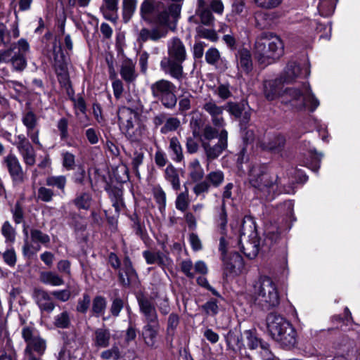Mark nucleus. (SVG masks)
Returning a JSON list of instances; mask_svg holds the SVG:
<instances>
[{"label":"nucleus","instance_id":"nucleus-28","mask_svg":"<svg viewBox=\"0 0 360 360\" xmlns=\"http://www.w3.org/2000/svg\"><path fill=\"white\" fill-rule=\"evenodd\" d=\"M39 281L45 285L51 286H60L64 283V280L60 276L51 271H41L39 274Z\"/></svg>","mask_w":360,"mask_h":360},{"label":"nucleus","instance_id":"nucleus-32","mask_svg":"<svg viewBox=\"0 0 360 360\" xmlns=\"http://www.w3.org/2000/svg\"><path fill=\"white\" fill-rule=\"evenodd\" d=\"M165 178L171 184L174 190L180 188V179L176 169L172 165H168L165 170Z\"/></svg>","mask_w":360,"mask_h":360},{"label":"nucleus","instance_id":"nucleus-39","mask_svg":"<svg viewBox=\"0 0 360 360\" xmlns=\"http://www.w3.org/2000/svg\"><path fill=\"white\" fill-rule=\"evenodd\" d=\"M67 183V179L64 175L50 176L46 179V184L48 186L56 187L63 193L65 192V188Z\"/></svg>","mask_w":360,"mask_h":360},{"label":"nucleus","instance_id":"nucleus-43","mask_svg":"<svg viewBox=\"0 0 360 360\" xmlns=\"http://www.w3.org/2000/svg\"><path fill=\"white\" fill-rule=\"evenodd\" d=\"M22 122L26 127V131H30L37 128L38 118L32 111H28L22 115Z\"/></svg>","mask_w":360,"mask_h":360},{"label":"nucleus","instance_id":"nucleus-7","mask_svg":"<svg viewBox=\"0 0 360 360\" xmlns=\"http://www.w3.org/2000/svg\"><path fill=\"white\" fill-rule=\"evenodd\" d=\"M251 297L255 304L266 309L276 307L280 304L277 285L271 278L266 276H262L255 282Z\"/></svg>","mask_w":360,"mask_h":360},{"label":"nucleus","instance_id":"nucleus-35","mask_svg":"<svg viewBox=\"0 0 360 360\" xmlns=\"http://www.w3.org/2000/svg\"><path fill=\"white\" fill-rule=\"evenodd\" d=\"M106 307V299L103 296L98 295L92 301L91 311L95 316L99 317L104 314Z\"/></svg>","mask_w":360,"mask_h":360},{"label":"nucleus","instance_id":"nucleus-24","mask_svg":"<svg viewBox=\"0 0 360 360\" xmlns=\"http://www.w3.org/2000/svg\"><path fill=\"white\" fill-rule=\"evenodd\" d=\"M168 30L165 27H156L153 29L143 28L139 33V39L142 41L152 40L154 41L164 38L167 36Z\"/></svg>","mask_w":360,"mask_h":360},{"label":"nucleus","instance_id":"nucleus-27","mask_svg":"<svg viewBox=\"0 0 360 360\" xmlns=\"http://www.w3.org/2000/svg\"><path fill=\"white\" fill-rule=\"evenodd\" d=\"M117 0H103L101 10L105 19L115 22L117 20Z\"/></svg>","mask_w":360,"mask_h":360},{"label":"nucleus","instance_id":"nucleus-26","mask_svg":"<svg viewBox=\"0 0 360 360\" xmlns=\"http://www.w3.org/2000/svg\"><path fill=\"white\" fill-rule=\"evenodd\" d=\"M237 65L239 70L248 73L252 68V62L250 52L243 49L238 51L236 55Z\"/></svg>","mask_w":360,"mask_h":360},{"label":"nucleus","instance_id":"nucleus-2","mask_svg":"<svg viewBox=\"0 0 360 360\" xmlns=\"http://www.w3.org/2000/svg\"><path fill=\"white\" fill-rule=\"evenodd\" d=\"M279 233L272 227L265 231V238L261 244L260 239L254 222L251 220L244 221L241 226L239 245L243 254L249 259H254L259 250H269L279 239Z\"/></svg>","mask_w":360,"mask_h":360},{"label":"nucleus","instance_id":"nucleus-6","mask_svg":"<svg viewBox=\"0 0 360 360\" xmlns=\"http://www.w3.org/2000/svg\"><path fill=\"white\" fill-rule=\"evenodd\" d=\"M121 130L131 142H139L147 136L146 125L141 121L137 112L129 108H120L117 112Z\"/></svg>","mask_w":360,"mask_h":360},{"label":"nucleus","instance_id":"nucleus-21","mask_svg":"<svg viewBox=\"0 0 360 360\" xmlns=\"http://www.w3.org/2000/svg\"><path fill=\"white\" fill-rule=\"evenodd\" d=\"M160 323H146L142 329V338L145 344L151 348L156 347L160 332Z\"/></svg>","mask_w":360,"mask_h":360},{"label":"nucleus","instance_id":"nucleus-56","mask_svg":"<svg viewBox=\"0 0 360 360\" xmlns=\"http://www.w3.org/2000/svg\"><path fill=\"white\" fill-rule=\"evenodd\" d=\"M90 297L88 294H84L82 298L78 300L77 311L80 313H86L90 304Z\"/></svg>","mask_w":360,"mask_h":360},{"label":"nucleus","instance_id":"nucleus-37","mask_svg":"<svg viewBox=\"0 0 360 360\" xmlns=\"http://www.w3.org/2000/svg\"><path fill=\"white\" fill-rule=\"evenodd\" d=\"M153 195L160 212H163L166 207V193L160 185L153 188Z\"/></svg>","mask_w":360,"mask_h":360},{"label":"nucleus","instance_id":"nucleus-5","mask_svg":"<svg viewBox=\"0 0 360 360\" xmlns=\"http://www.w3.org/2000/svg\"><path fill=\"white\" fill-rule=\"evenodd\" d=\"M167 57L160 61V68L172 77L181 79L183 75L182 63L186 58V50L183 41L173 37L167 42Z\"/></svg>","mask_w":360,"mask_h":360},{"label":"nucleus","instance_id":"nucleus-10","mask_svg":"<svg viewBox=\"0 0 360 360\" xmlns=\"http://www.w3.org/2000/svg\"><path fill=\"white\" fill-rule=\"evenodd\" d=\"M181 11V4H166L163 2H159L154 23L159 25L161 27L174 30L180 18Z\"/></svg>","mask_w":360,"mask_h":360},{"label":"nucleus","instance_id":"nucleus-49","mask_svg":"<svg viewBox=\"0 0 360 360\" xmlns=\"http://www.w3.org/2000/svg\"><path fill=\"white\" fill-rule=\"evenodd\" d=\"M54 195L53 191L51 188L44 186L39 188L37 191L38 199L43 202H51Z\"/></svg>","mask_w":360,"mask_h":360},{"label":"nucleus","instance_id":"nucleus-4","mask_svg":"<svg viewBox=\"0 0 360 360\" xmlns=\"http://www.w3.org/2000/svg\"><path fill=\"white\" fill-rule=\"evenodd\" d=\"M266 328L271 337L283 348L291 349L295 346L296 330L284 317L270 313L266 317Z\"/></svg>","mask_w":360,"mask_h":360},{"label":"nucleus","instance_id":"nucleus-47","mask_svg":"<svg viewBox=\"0 0 360 360\" xmlns=\"http://www.w3.org/2000/svg\"><path fill=\"white\" fill-rule=\"evenodd\" d=\"M1 233L6 242L13 243L15 239V231L10 222L5 221L1 227Z\"/></svg>","mask_w":360,"mask_h":360},{"label":"nucleus","instance_id":"nucleus-61","mask_svg":"<svg viewBox=\"0 0 360 360\" xmlns=\"http://www.w3.org/2000/svg\"><path fill=\"white\" fill-rule=\"evenodd\" d=\"M198 33L201 37L210 39L212 41H215L217 39V34L214 30L198 28Z\"/></svg>","mask_w":360,"mask_h":360},{"label":"nucleus","instance_id":"nucleus-11","mask_svg":"<svg viewBox=\"0 0 360 360\" xmlns=\"http://www.w3.org/2000/svg\"><path fill=\"white\" fill-rule=\"evenodd\" d=\"M23 233L25 236L24 245L22 246V253L25 256L30 257L40 250L41 246L39 243L45 246L50 242V237L46 233L36 229H32L30 231L31 240L36 245H33L28 241L27 226L24 225Z\"/></svg>","mask_w":360,"mask_h":360},{"label":"nucleus","instance_id":"nucleus-40","mask_svg":"<svg viewBox=\"0 0 360 360\" xmlns=\"http://www.w3.org/2000/svg\"><path fill=\"white\" fill-rule=\"evenodd\" d=\"M205 179L210 184V186L217 188L224 182V174L222 171L217 169L209 172L206 175Z\"/></svg>","mask_w":360,"mask_h":360},{"label":"nucleus","instance_id":"nucleus-31","mask_svg":"<svg viewBox=\"0 0 360 360\" xmlns=\"http://www.w3.org/2000/svg\"><path fill=\"white\" fill-rule=\"evenodd\" d=\"M169 150L174 161L180 162L183 160L184 154L182 147L176 137H172L169 139Z\"/></svg>","mask_w":360,"mask_h":360},{"label":"nucleus","instance_id":"nucleus-1","mask_svg":"<svg viewBox=\"0 0 360 360\" xmlns=\"http://www.w3.org/2000/svg\"><path fill=\"white\" fill-rule=\"evenodd\" d=\"M282 84L279 79L266 80L263 84V93L268 101L281 98L282 103L297 110L308 107L314 111L319 105V101L314 96L308 84L304 83L302 89H286L281 92Z\"/></svg>","mask_w":360,"mask_h":360},{"label":"nucleus","instance_id":"nucleus-16","mask_svg":"<svg viewBox=\"0 0 360 360\" xmlns=\"http://www.w3.org/2000/svg\"><path fill=\"white\" fill-rule=\"evenodd\" d=\"M202 109L210 116L213 126L223 128L226 125L225 120L223 117L225 109L224 106L217 105L216 102L211 99L204 103Z\"/></svg>","mask_w":360,"mask_h":360},{"label":"nucleus","instance_id":"nucleus-19","mask_svg":"<svg viewBox=\"0 0 360 360\" xmlns=\"http://www.w3.org/2000/svg\"><path fill=\"white\" fill-rule=\"evenodd\" d=\"M120 74L126 83L134 82L139 75L136 70V61L130 58L123 59L120 65Z\"/></svg>","mask_w":360,"mask_h":360},{"label":"nucleus","instance_id":"nucleus-62","mask_svg":"<svg viewBox=\"0 0 360 360\" xmlns=\"http://www.w3.org/2000/svg\"><path fill=\"white\" fill-rule=\"evenodd\" d=\"M264 15L262 11H257L255 13L253 18L248 19V22L252 25L262 28L264 26V23L262 22L264 20Z\"/></svg>","mask_w":360,"mask_h":360},{"label":"nucleus","instance_id":"nucleus-18","mask_svg":"<svg viewBox=\"0 0 360 360\" xmlns=\"http://www.w3.org/2000/svg\"><path fill=\"white\" fill-rule=\"evenodd\" d=\"M138 303L140 311L145 317L146 324L159 323L155 307L150 300L146 297H140L138 299Z\"/></svg>","mask_w":360,"mask_h":360},{"label":"nucleus","instance_id":"nucleus-14","mask_svg":"<svg viewBox=\"0 0 360 360\" xmlns=\"http://www.w3.org/2000/svg\"><path fill=\"white\" fill-rule=\"evenodd\" d=\"M4 162L13 182L21 184L25 179V173L18 158L13 154L4 158Z\"/></svg>","mask_w":360,"mask_h":360},{"label":"nucleus","instance_id":"nucleus-46","mask_svg":"<svg viewBox=\"0 0 360 360\" xmlns=\"http://www.w3.org/2000/svg\"><path fill=\"white\" fill-rule=\"evenodd\" d=\"M210 184L205 180L199 181L195 184L193 188V191L196 196H202V198H205V194L210 191Z\"/></svg>","mask_w":360,"mask_h":360},{"label":"nucleus","instance_id":"nucleus-57","mask_svg":"<svg viewBox=\"0 0 360 360\" xmlns=\"http://www.w3.org/2000/svg\"><path fill=\"white\" fill-rule=\"evenodd\" d=\"M197 13L200 15L202 24L207 25L212 24L214 17L210 10L207 8L198 10Z\"/></svg>","mask_w":360,"mask_h":360},{"label":"nucleus","instance_id":"nucleus-42","mask_svg":"<svg viewBox=\"0 0 360 360\" xmlns=\"http://www.w3.org/2000/svg\"><path fill=\"white\" fill-rule=\"evenodd\" d=\"M136 0H123L122 12L124 22H128L136 8Z\"/></svg>","mask_w":360,"mask_h":360},{"label":"nucleus","instance_id":"nucleus-48","mask_svg":"<svg viewBox=\"0 0 360 360\" xmlns=\"http://www.w3.org/2000/svg\"><path fill=\"white\" fill-rule=\"evenodd\" d=\"M180 124V120L178 118L169 117L160 129V132L162 134H167L169 131H175L179 128Z\"/></svg>","mask_w":360,"mask_h":360},{"label":"nucleus","instance_id":"nucleus-55","mask_svg":"<svg viewBox=\"0 0 360 360\" xmlns=\"http://www.w3.org/2000/svg\"><path fill=\"white\" fill-rule=\"evenodd\" d=\"M57 127L60 131V136L62 140L67 139L68 137V120L63 117L57 123Z\"/></svg>","mask_w":360,"mask_h":360},{"label":"nucleus","instance_id":"nucleus-8","mask_svg":"<svg viewBox=\"0 0 360 360\" xmlns=\"http://www.w3.org/2000/svg\"><path fill=\"white\" fill-rule=\"evenodd\" d=\"M29 51V43L22 38L8 49L0 51V63H9L14 71L21 72L27 67L25 56Z\"/></svg>","mask_w":360,"mask_h":360},{"label":"nucleus","instance_id":"nucleus-44","mask_svg":"<svg viewBox=\"0 0 360 360\" xmlns=\"http://www.w3.org/2000/svg\"><path fill=\"white\" fill-rule=\"evenodd\" d=\"M218 127H212L211 125H206L202 132L200 137L201 143L203 145V142L210 143V141L216 137H217L219 131Z\"/></svg>","mask_w":360,"mask_h":360},{"label":"nucleus","instance_id":"nucleus-25","mask_svg":"<svg viewBox=\"0 0 360 360\" xmlns=\"http://www.w3.org/2000/svg\"><path fill=\"white\" fill-rule=\"evenodd\" d=\"M20 36V31L17 25H13L8 29L5 24L0 22V45L9 44L12 39H16Z\"/></svg>","mask_w":360,"mask_h":360},{"label":"nucleus","instance_id":"nucleus-23","mask_svg":"<svg viewBox=\"0 0 360 360\" xmlns=\"http://www.w3.org/2000/svg\"><path fill=\"white\" fill-rule=\"evenodd\" d=\"M159 2L155 0H143L141 4L140 13L145 21L148 22H155Z\"/></svg>","mask_w":360,"mask_h":360},{"label":"nucleus","instance_id":"nucleus-52","mask_svg":"<svg viewBox=\"0 0 360 360\" xmlns=\"http://www.w3.org/2000/svg\"><path fill=\"white\" fill-rule=\"evenodd\" d=\"M63 166L67 170H72L75 165V157L73 154L69 152H64L62 153Z\"/></svg>","mask_w":360,"mask_h":360},{"label":"nucleus","instance_id":"nucleus-29","mask_svg":"<svg viewBox=\"0 0 360 360\" xmlns=\"http://www.w3.org/2000/svg\"><path fill=\"white\" fill-rule=\"evenodd\" d=\"M188 175L191 179L197 182L202 179L205 172L198 159L191 161L188 166Z\"/></svg>","mask_w":360,"mask_h":360},{"label":"nucleus","instance_id":"nucleus-41","mask_svg":"<svg viewBox=\"0 0 360 360\" xmlns=\"http://www.w3.org/2000/svg\"><path fill=\"white\" fill-rule=\"evenodd\" d=\"M92 203L91 195L88 193H83L78 195L74 200L75 206L81 210H89Z\"/></svg>","mask_w":360,"mask_h":360},{"label":"nucleus","instance_id":"nucleus-38","mask_svg":"<svg viewBox=\"0 0 360 360\" xmlns=\"http://www.w3.org/2000/svg\"><path fill=\"white\" fill-rule=\"evenodd\" d=\"M190 202L188 190L185 188L184 191L177 195L175 207L178 210L184 212L188 208Z\"/></svg>","mask_w":360,"mask_h":360},{"label":"nucleus","instance_id":"nucleus-45","mask_svg":"<svg viewBox=\"0 0 360 360\" xmlns=\"http://www.w3.org/2000/svg\"><path fill=\"white\" fill-rule=\"evenodd\" d=\"M54 325L59 328H68L70 325V314L64 311L54 318Z\"/></svg>","mask_w":360,"mask_h":360},{"label":"nucleus","instance_id":"nucleus-36","mask_svg":"<svg viewBox=\"0 0 360 360\" xmlns=\"http://www.w3.org/2000/svg\"><path fill=\"white\" fill-rule=\"evenodd\" d=\"M337 0H320L318 11L321 16H330L335 8Z\"/></svg>","mask_w":360,"mask_h":360},{"label":"nucleus","instance_id":"nucleus-13","mask_svg":"<svg viewBox=\"0 0 360 360\" xmlns=\"http://www.w3.org/2000/svg\"><path fill=\"white\" fill-rule=\"evenodd\" d=\"M265 46H268V51L265 53L267 54V58H270L271 63L283 53V44L278 37L258 38V51L259 52L265 51Z\"/></svg>","mask_w":360,"mask_h":360},{"label":"nucleus","instance_id":"nucleus-58","mask_svg":"<svg viewBox=\"0 0 360 360\" xmlns=\"http://www.w3.org/2000/svg\"><path fill=\"white\" fill-rule=\"evenodd\" d=\"M13 218L16 224H20L23 221L24 212L19 202H17L12 210Z\"/></svg>","mask_w":360,"mask_h":360},{"label":"nucleus","instance_id":"nucleus-64","mask_svg":"<svg viewBox=\"0 0 360 360\" xmlns=\"http://www.w3.org/2000/svg\"><path fill=\"white\" fill-rule=\"evenodd\" d=\"M4 262L9 266H13L16 263V255L13 249L8 250L3 254Z\"/></svg>","mask_w":360,"mask_h":360},{"label":"nucleus","instance_id":"nucleus-54","mask_svg":"<svg viewBox=\"0 0 360 360\" xmlns=\"http://www.w3.org/2000/svg\"><path fill=\"white\" fill-rule=\"evenodd\" d=\"M101 357L105 360H109L111 359L117 360L120 357L119 348L116 346H113L110 349L102 352L101 354Z\"/></svg>","mask_w":360,"mask_h":360},{"label":"nucleus","instance_id":"nucleus-59","mask_svg":"<svg viewBox=\"0 0 360 360\" xmlns=\"http://www.w3.org/2000/svg\"><path fill=\"white\" fill-rule=\"evenodd\" d=\"M311 155L312 160L310 162H307L305 165L313 171H317L320 167L322 155L317 154L316 151L314 153L311 152Z\"/></svg>","mask_w":360,"mask_h":360},{"label":"nucleus","instance_id":"nucleus-63","mask_svg":"<svg viewBox=\"0 0 360 360\" xmlns=\"http://www.w3.org/2000/svg\"><path fill=\"white\" fill-rule=\"evenodd\" d=\"M124 307L123 301L120 298L115 299L110 306V312L112 316L117 317Z\"/></svg>","mask_w":360,"mask_h":360},{"label":"nucleus","instance_id":"nucleus-20","mask_svg":"<svg viewBox=\"0 0 360 360\" xmlns=\"http://www.w3.org/2000/svg\"><path fill=\"white\" fill-rule=\"evenodd\" d=\"M32 297L41 311L49 313L53 311L55 304L47 291L40 288H34Z\"/></svg>","mask_w":360,"mask_h":360},{"label":"nucleus","instance_id":"nucleus-15","mask_svg":"<svg viewBox=\"0 0 360 360\" xmlns=\"http://www.w3.org/2000/svg\"><path fill=\"white\" fill-rule=\"evenodd\" d=\"M228 132L222 129L219 134V141L217 144L212 146L210 143L203 142L202 145L209 160H214L219 157L227 147Z\"/></svg>","mask_w":360,"mask_h":360},{"label":"nucleus","instance_id":"nucleus-9","mask_svg":"<svg viewBox=\"0 0 360 360\" xmlns=\"http://www.w3.org/2000/svg\"><path fill=\"white\" fill-rule=\"evenodd\" d=\"M152 96L167 108H173L176 104V86L167 79H160L150 86Z\"/></svg>","mask_w":360,"mask_h":360},{"label":"nucleus","instance_id":"nucleus-34","mask_svg":"<svg viewBox=\"0 0 360 360\" xmlns=\"http://www.w3.org/2000/svg\"><path fill=\"white\" fill-rule=\"evenodd\" d=\"M25 164L27 166H33L36 162V153L32 144L18 149Z\"/></svg>","mask_w":360,"mask_h":360},{"label":"nucleus","instance_id":"nucleus-22","mask_svg":"<svg viewBox=\"0 0 360 360\" xmlns=\"http://www.w3.org/2000/svg\"><path fill=\"white\" fill-rule=\"evenodd\" d=\"M142 254L148 264H157L162 268L168 267L172 264V259L160 251L145 250Z\"/></svg>","mask_w":360,"mask_h":360},{"label":"nucleus","instance_id":"nucleus-33","mask_svg":"<svg viewBox=\"0 0 360 360\" xmlns=\"http://www.w3.org/2000/svg\"><path fill=\"white\" fill-rule=\"evenodd\" d=\"M285 138L281 135H276L269 139L268 141L262 143L261 146L264 150H277L285 144Z\"/></svg>","mask_w":360,"mask_h":360},{"label":"nucleus","instance_id":"nucleus-50","mask_svg":"<svg viewBox=\"0 0 360 360\" xmlns=\"http://www.w3.org/2000/svg\"><path fill=\"white\" fill-rule=\"evenodd\" d=\"M283 0H254L255 4L259 8L273 9L281 5Z\"/></svg>","mask_w":360,"mask_h":360},{"label":"nucleus","instance_id":"nucleus-12","mask_svg":"<svg viewBox=\"0 0 360 360\" xmlns=\"http://www.w3.org/2000/svg\"><path fill=\"white\" fill-rule=\"evenodd\" d=\"M22 336L27 344L25 352L28 356L34 355L36 352L39 355L44 354L46 348V341L37 334L34 330L30 327H24Z\"/></svg>","mask_w":360,"mask_h":360},{"label":"nucleus","instance_id":"nucleus-53","mask_svg":"<svg viewBox=\"0 0 360 360\" xmlns=\"http://www.w3.org/2000/svg\"><path fill=\"white\" fill-rule=\"evenodd\" d=\"M205 313L210 316H214L219 311V307L216 300H210L202 306Z\"/></svg>","mask_w":360,"mask_h":360},{"label":"nucleus","instance_id":"nucleus-60","mask_svg":"<svg viewBox=\"0 0 360 360\" xmlns=\"http://www.w3.org/2000/svg\"><path fill=\"white\" fill-rule=\"evenodd\" d=\"M247 340H248V347L250 349H255L259 347L261 344V340L256 337L250 331L247 332Z\"/></svg>","mask_w":360,"mask_h":360},{"label":"nucleus","instance_id":"nucleus-51","mask_svg":"<svg viewBox=\"0 0 360 360\" xmlns=\"http://www.w3.org/2000/svg\"><path fill=\"white\" fill-rule=\"evenodd\" d=\"M205 60L210 65H216L220 60V53L215 48L209 49L205 53Z\"/></svg>","mask_w":360,"mask_h":360},{"label":"nucleus","instance_id":"nucleus-17","mask_svg":"<svg viewBox=\"0 0 360 360\" xmlns=\"http://www.w3.org/2000/svg\"><path fill=\"white\" fill-rule=\"evenodd\" d=\"M309 75V70L306 64L301 67L295 62L289 63L285 70L283 82L290 83L297 78L307 77Z\"/></svg>","mask_w":360,"mask_h":360},{"label":"nucleus","instance_id":"nucleus-30","mask_svg":"<svg viewBox=\"0 0 360 360\" xmlns=\"http://www.w3.org/2000/svg\"><path fill=\"white\" fill-rule=\"evenodd\" d=\"M110 333L106 328H97L94 332V342L96 347H107L110 345Z\"/></svg>","mask_w":360,"mask_h":360},{"label":"nucleus","instance_id":"nucleus-3","mask_svg":"<svg viewBox=\"0 0 360 360\" xmlns=\"http://www.w3.org/2000/svg\"><path fill=\"white\" fill-rule=\"evenodd\" d=\"M248 181L254 188L255 194L262 200H272L283 192L278 176L267 172L262 165H253L250 168Z\"/></svg>","mask_w":360,"mask_h":360}]
</instances>
